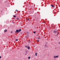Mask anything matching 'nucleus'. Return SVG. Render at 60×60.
<instances>
[{
    "label": "nucleus",
    "instance_id": "11",
    "mask_svg": "<svg viewBox=\"0 0 60 60\" xmlns=\"http://www.w3.org/2000/svg\"><path fill=\"white\" fill-rule=\"evenodd\" d=\"M13 17H14V18H16V16H15V15H14Z\"/></svg>",
    "mask_w": 60,
    "mask_h": 60
},
{
    "label": "nucleus",
    "instance_id": "14",
    "mask_svg": "<svg viewBox=\"0 0 60 60\" xmlns=\"http://www.w3.org/2000/svg\"><path fill=\"white\" fill-rule=\"evenodd\" d=\"M33 33H34V34H35L36 33V32H35V31H34Z\"/></svg>",
    "mask_w": 60,
    "mask_h": 60
},
{
    "label": "nucleus",
    "instance_id": "8",
    "mask_svg": "<svg viewBox=\"0 0 60 60\" xmlns=\"http://www.w3.org/2000/svg\"><path fill=\"white\" fill-rule=\"evenodd\" d=\"M45 47L46 48H47V45H45Z\"/></svg>",
    "mask_w": 60,
    "mask_h": 60
},
{
    "label": "nucleus",
    "instance_id": "6",
    "mask_svg": "<svg viewBox=\"0 0 60 60\" xmlns=\"http://www.w3.org/2000/svg\"><path fill=\"white\" fill-rule=\"evenodd\" d=\"M51 6L52 7H54V5H51Z\"/></svg>",
    "mask_w": 60,
    "mask_h": 60
},
{
    "label": "nucleus",
    "instance_id": "5",
    "mask_svg": "<svg viewBox=\"0 0 60 60\" xmlns=\"http://www.w3.org/2000/svg\"><path fill=\"white\" fill-rule=\"evenodd\" d=\"M35 55L36 56H37V53H35Z\"/></svg>",
    "mask_w": 60,
    "mask_h": 60
},
{
    "label": "nucleus",
    "instance_id": "29",
    "mask_svg": "<svg viewBox=\"0 0 60 60\" xmlns=\"http://www.w3.org/2000/svg\"><path fill=\"white\" fill-rule=\"evenodd\" d=\"M13 23H14V22H13Z\"/></svg>",
    "mask_w": 60,
    "mask_h": 60
},
{
    "label": "nucleus",
    "instance_id": "26",
    "mask_svg": "<svg viewBox=\"0 0 60 60\" xmlns=\"http://www.w3.org/2000/svg\"><path fill=\"white\" fill-rule=\"evenodd\" d=\"M27 55V54H26V53L25 55Z\"/></svg>",
    "mask_w": 60,
    "mask_h": 60
},
{
    "label": "nucleus",
    "instance_id": "4",
    "mask_svg": "<svg viewBox=\"0 0 60 60\" xmlns=\"http://www.w3.org/2000/svg\"><path fill=\"white\" fill-rule=\"evenodd\" d=\"M7 30L5 29L4 30V31L5 32H7Z\"/></svg>",
    "mask_w": 60,
    "mask_h": 60
},
{
    "label": "nucleus",
    "instance_id": "15",
    "mask_svg": "<svg viewBox=\"0 0 60 60\" xmlns=\"http://www.w3.org/2000/svg\"><path fill=\"white\" fill-rule=\"evenodd\" d=\"M25 47L26 48L27 47V45H26L25 46Z\"/></svg>",
    "mask_w": 60,
    "mask_h": 60
},
{
    "label": "nucleus",
    "instance_id": "23",
    "mask_svg": "<svg viewBox=\"0 0 60 60\" xmlns=\"http://www.w3.org/2000/svg\"><path fill=\"white\" fill-rule=\"evenodd\" d=\"M15 11H18L17 10H15Z\"/></svg>",
    "mask_w": 60,
    "mask_h": 60
},
{
    "label": "nucleus",
    "instance_id": "12",
    "mask_svg": "<svg viewBox=\"0 0 60 60\" xmlns=\"http://www.w3.org/2000/svg\"><path fill=\"white\" fill-rule=\"evenodd\" d=\"M30 59V56H29L28 57V59Z\"/></svg>",
    "mask_w": 60,
    "mask_h": 60
},
{
    "label": "nucleus",
    "instance_id": "18",
    "mask_svg": "<svg viewBox=\"0 0 60 60\" xmlns=\"http://www.w3.org/2000/svg\"><path fill=\"white\" fill-rule=\"evenodd\" d=\"M17 20H19V18H17Z\"/></svg>",
    "mask_w": 60,
    "mask_h": 60
},
{
    "label": "nucleus",
    "instance_id": "28",
    "mask_svg": "<svg viewBox=\"0 0 60 60\" xmlns=\"http://www.w3.org/2000/svg\"><path fill=\"white\" fill-rule=\"evenodd\" d=\"M34 47H35V46H34Z\"/></svg>",
    "mask_w": 60,
    "mask_h": 60
},
{
    "label": "nucleus",
    "instance_id": "30",
    "mask_svg": "<svg viewBox=\"0 0 60 60\" xmlns=\"http://www.w3.org/2000/svg\"><path fill=\"white\" fill-rule=\"evenodd\" d=\"M55 36H56V35H55Z\"/></svg>",
    "mask_w": 60,
    "mask_h": 60
},
{
    "label": "nucleus",
    "instance_id": "2",
    "mask_svg": "<svg viewBox=\"0 0 60 60\" xmlns=\"http://www.w3.org/2000/svg\"><path fill=\"white\" fill-rule=\"evenodd\" d=\"M53 33H57V34H58V32L57 31H56L55 30H54L53 31Z\"/></svg>",
    "mask_w": 60,
    "mask_h": 60
},
{
    "label": "nucleus",
    "instance_id": "24",
    "mask_svg": "<svg viewBox=\"0 0 60 60\" xmlns=\"http://www.w3.org/2000/svg\"><path fill=\"white\" fill-rule=\"evenodd\" d=\"M0 58H1V56H0Z\"/></svg>",
    "mask_w": 60,
    "mask_h": 60
},
{
    "label": "nucleus",
    "instance_id": "13",
    "mask_svg": "<svg viewBox=\"0 0 60 60\" xmlns=\"http://www.w3.org/2000/svg\"><path fill=\"white\" fill-rule=\"evenodd\" d=\"M25 37H26H26H28V36H25Z\"/></svg>",
    "mask_w": 60,
    "mask_h": 60
},
{
    "label": "nucleus",
    "instance_id": "25",
    "mask_svg": "<svg viewBox=\"0 0 60 60\" xmlns=\"http://www.w3.org/2000/svg\"><path fill=\"white\" fill-rule=\"evenodd\" d=\"M11 33H12V31H11Z\"/></svg>",
    "mask_w": 60,
    "mask_h": 60
},
{
    "label": "nucleus",
    "instance_id": "21",
    "mask_svg": "<svg viewBox=\"0 0 60 60\" xmlns=\"http://www.w3.org/2000/svg\"><path fill=\"white\" fill-rule=\"evenodd\" d=\"M58 43L59 44H60V42H59Z\"/></svg>",
    "mask_w": 60,
    "mask_h": 60
},
{
    "label": "nucleus",
    "instance_id": "17",
    "mask_svg": "<svg viewBox=\"0 0 60 60\" xmlns=\"http://www.w3.org/2000/svg\"><path fill=\"white\" fill-rule=\"evenodd\" d=\"M39 40H38L37 41V42H39Z\"/></svg>",
    "mask_w": 60,
    "mask_h": 60
},
{
    "label": "nucleus",
    "instance_id": "27",
    "mask_svg": "<svg viewBox=\"0 0 60 60\" xmlns=\"http://www.w3.org/2000/svg\"><path fill=\"white\" fill-rule=\"evenodd\" d=\"M56 35L57 36V35Z\"/></svg>",
    "mask_w": 60,
    "mask_h": 60
},
{
    "label": "nucleus",
    "instance_id": "3",
    "mask_svg": "<svg viewBox=\"0 0 60 60\" xmlns=\"http://www.w3.org/2000/svg\"><path fill=\"white\" fill-rule=\"evenodd\" d=\"M30 47L29 46H28L27 47V49H30Z\"/></svg>",
    "mask_w": 60,
    "mask_h": 60
},
{
    "label": "nucleus",
    "instance_id": "20",
    "mask_svg": "<svg viewBox=\"0 0 60 60\" xmlns=\"http://www.w3.org/2000/svg\"><path fill=\"white\" fill-rule=\"evenodd\" d=\"M27 20H29V19H28Z\"/></svg>",
    "mask_w": 60,
    "mask_h": 60
},
{
    "label": "nucleus",
    "instance_id": "19",
    "mask_svg": "<svg viewBox=\"0 0 60 60\" xmlns=\"http://www.w3.org/2000/svg\"><path fill=\"white\" fill-rule=\"evenodd\" d=\"M26 33H27V34H28L29 33L28 32H26Z\"/></svg>",
    "mask_w": 60,
    "mask_h": 60
},
{
    "label": "nucleus",
    "instance_id": "1",
    "mask_svg": "<svg viewBox=\"0 0 60 60\" xmlns=\"http://www.w3.org/2000/svg\"><path fill=\"white\" fill-rule=\"evenodd\" d=\"M21 29H20L19 30H17L15 32V33H19L20 32H21Z\"/></svg>",
    "mask_w": 60,
    "mask_h": 60
},
{
    "label": "nucleus",
    "instance_id": "10",
    "mask_svg": "<svg viewBox=\"0 0 60 60\" xmlns=\"http://www.w3.org/2000/svg\"><path fill=\"white\" fill-rule=\"evenodd\" d=\"M53 57H54V58H56V56H54Z\"/></svg>",
    "mask_w": 60,
    "mask_h": 60
},
{
    "label": "nucleus",
    "instance_id": "22",
    "mask_svg": "<svg viewBox=\"0 0 60 60\" xmlns=\"http://www.w3.org/2000/svg\"><path fill=\"white\" fill-rule=\"evenodd\" d=\"M30 41H28L29 43L30 42Z\"/></svg>",
    "mask_w": 60,
    "mask_h": 60
},
{
    "label": "nucleus",
    "instance_id": "16",
    "mask_svg": "<svg viewBox=\"0 0 60 60\" xmlns=\"http://www.w3.org/2000/svg\"><path fill=\"white\" fill-rule=\"evenodd\" d=\"M38 39H41V38H38Z\"/></svg>",
    "mask_w": 60,
    "mask_h": 60
},
{
    "label": "nucleus",
    "instance_id": "7",
    "mask_svg": "<svg viewBox=\"0 0 60 60\" xmlns=\"http://www.w3.org/2000/svg\"><path fill=\"white\" fill-rule=\"evenodd\" d=\"M15 41H18V39H16L15 40Z\"/></svg>",
    "mask_w": 60,
    "mask_h": 60
},
{
    "label": "nucleus",
    "instance_id": "9",
    "mask_svg": "<svg viewBox=\"0 0 60 60\" xmlns=\"http://www.w3.org/2000/svg\"><path fill=\"white\" fill-rule=\"evenodd\" d=\"M58 56V55L56 56V58H57V57H58V56Z\"/></svg>",
    "mask_w": 60,
    "mask_h": 60
}]
</instances>
